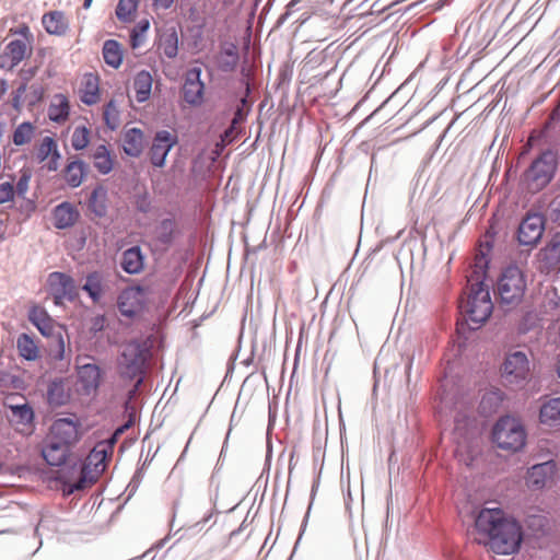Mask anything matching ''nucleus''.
Listing matches in <instances>:
<instances>
[{"mask_svg": "<svg viewBox=\"0 0 560 560\" xmlns=\"http://www.w3.org/2000/svg\"><path fill=\"white\" fill-rule=\"evenodd\" d=\"M36 126L30 121H24L20 124L12 133V142L22 147L25 144H30L35 137Z\"/></svg>", "mask_w": 560, "mask_h": 560, "instance_id": "obj_37", "label": "nucleus"}, {"mask_svg": "<svg viewBox=\"0 0 560 560\" xmlns=\"http://www.w3.org/2000/svg\"><path fill=\"white\" fill-rule=\"evenodd\" d=\"M249 69L242 68V74L244 78L246 90L245 96L241 100L242 107H237L234 117L231 121V126L223 132V135H221L220 141L215 143L214 150H212V161L220 156L224 148L231 144L234 140H236L242 132L241 125L244 122L248 113V109L244 110L243 107L247 105L246 97L249 94Z\"/></svg>", "mask_w": 560, "mask_h": 560, "instance_id": "obj_8", "label": "nucleus"}, {"mask_svg": "<svg viewBox=\"0 0 560 560\" xmlns=\"http://www.w3.org/2000/svg\"><path fill=\"white\" fill-rule=\"evenodd\" d=\"M144 147V135L139 128L127 129L122 137L124 152L130 156H139Z\"/></svg>", "mask_w": 560, "mask_h": 560, "instance_id": "obj_29", "label": "nucleus"}, {"mask_svg": "<svg viewBox=\"0 0 560 560\" xmlns=\"http://www.w3.org/2000/svg\"><path fill=\"white\" fill-rule=\"evenodd\" d=\"M79 96L83 104L94 105L101 100L100 77L95 73H85L79 88Z\"/></svg>", "mask_w": 560, "mask_h": 560, "instance_id": "obj_23", "label": "nucleus"}, {"mask_svg": "<svg viewBox=\"0 0 560 560\" xmlns=\"http://www.w3.org/2000/svg\"><path fill=\"white\" fill-rule=\"evenodd\" d=\"M240 61L238 48L235 43L225 42L215 57V67L222 72H232Z\"/></svg>", "mask_w": 560, "mask_h": 560, "instance_id": "obj_22", "label": "nucleus"}, {"mask_svg": "<svg viewBox=\"0 0 560 560\" xmlns=\"http://www.w3.org/2000/svg\"><path fill=\"white\" fill-rule=\"evenodd\" d=\"M86 174V165L82 161H72L67 164L63 177L71 187H79Z\"/></svg>", "mask_w": 560, "mask_h": 560, "instance_id": "obj_36", "label": "nucleus"}, {"mask_svg": "<svg viewBox=\"0 0 560 560\" xmlns=\"http://www.w3.org/2000/svg\"><path fill=\"white\" fill-rule=\"evenodd\" d=\"M83 290L89 293L94 302H97L103 293L102 277L97 272L88 276Z\"/></svg>", "mask_w": 560, "mask_h": 560, "instance_id": "obj_41", "label": "nucleus"}, {"mask_svg": "<svg viewBox=\"0 0 560 560\" xmlns=\"http://www.w3.org/2000/svg\"><path fill=\"white\" fill-rule=\"evenodd\" d=\"M28 320L44 337L58 336L60 339L61 351H63V341L61 339L60 332L57 331L61 327L49 316L43 306L33 305L28 311Z\"/></svg>", "mask_w": 560, "mask_h": 560, "instance_id": "obj_14", "label": "nucleus"}, {"mask_svg": "<svg viewBox=\"0 0 560 560\" xmlns=\"http://www.w3.org/2000/svg\"><path fill=\"white\" fill-rule=\"evenodd\" d=\"M93 0H84V3H83V7L85 9H89L91 7V3H92Z\"/></svg>", "mask_w": 560, "mask_h": 560, "instance_id": "obj_54", "label": "nucleus"}, {"mask_svg": "<svg viewBox=\"0 0 560 560\" xmlns=\"http://www.w3.org/2000/svg\"><path fill=\"white\" fill-rule=\"evenodd\" d=\"M557 372H558V375H559V377H560V358H559V360H558V368H557Z\"/></svg>", "mask_w": 560, "mask_h": 560, "instance_id": "obj_55", "label": "nucleus"}, {"mask_svg": "<svg viewBox=\"0 0 560 560\" xmlns=\"http://www.w3.org/2000/svg\"><path fill=\"white\" fill-rule=\"evenodd\" d=\"M542 259L546 260L551 266L560 265V243L559 242H550L542 250H541Z\"/></svg>", "mask_w": 560, "mask_h": 560, "instance_id": "obj_45", "label": "nucleus"}, {"mask_svg": "<svg viewBox=\"0 0 560 560\" xmlns=\"http://www.w3.org/2000/svg\"><path fill=\"white\" fill-rule=\"evenodd\" d=\"M158 49L167 58H175L178 52V36L175 28H170L160 35Z\"/></svg>", "mask_w": 560, "mask_h": 560, "instance_id": "obj_34", "label": "nucleus"}, {"mask_svg": "<svg viewBox=\"0 0 560 560\" xmlns=\"http://www.w3.org/2000/svg\"><path fill=\"white\" fill-rule=\"evenodd\" d=\"M48 284L56 304H59L63 299L73 300L77 295L73 279L66 273H50L48 277Z\"/></svg>", "mask_w": 560, "mask_h": 560, "instance_id": "obj_18", "label": "nucleus"}, {"mask_svg": "<svg viewBox=\"0 0 560 560\" xmlns=\"http://www.w3.org/2000/svg\"><path fill=\"white\" fill-rule=\"evenodd\" d=\"M153 78L147 70L139 71L132 82V90L137 102L143 103L150 98Z\"/></svg>", "mask_w": 560, "mask_h": 560, "instance_id": "obj_30", "label": "nucleus"}, {"mask_svg": "<svg viewBox=\"0 0 560 560\" xmlns=\"http://www.w3.org/2000/svg\"><path fill=\"white\" fill-rule=\"evenodd\" d=\"M474 539L497 555H513L523 540L521 524L500 508H483L475 517Z\"/></svg>", "mask_w": 560, "mask_h": 560, "instance_id": "obj_1", "label": "nucleus"}, {"mask_svg": "<svg viewBox=\"0 0 560 560\" xmlns=\"http://www.w3.org/2000/svg\"><path fill=\"white\" fill-rule=\"evenodd\" d=\"M525 289V278L516 266L505 268L497 283L500 302L506 305L518 304L524 296Z\"/></svg>", "mask_w": 560, "mask_h": 560, "instance_id": "obj_6", "label": "nucleus"}, {"mask_svg": "<svg viewBox=\"0 0 560 560\" xmlns=\"http://www.w3.org/2000/svg\"><path fill=\"white\" fill-rule=\"evenodd\" d=\"M201 68L194 66L185 75L183 97L190 105H200L203 101L205 83L200 79Z\"/></svg>", "mask_w": 560, "mask_h": 560, "instance_id": "obj_15", "label": "nucleus"}, {"mask_svg": "<svg viewBox=\"0 0 560 560\" xmlns=\"http://www.w3.org/2000/svg\"><path fill=\"white\" fill-rule=\"evenodd\" d=\"M14 196V185L11 182L0 183V205L12 201Z\"/></svg>", "mask_w": 560, "mask_h": 560, "instance_id": "obj_48", "label": "nucleus"}, {"mask_svg": "<svg viewBox=\"0 0 560 560\" xmlns=\"http://www.w3.org/2000/svg\"><path fill=\"white\" fill-rule=\"evenodd\" d=\"M7 90H8L7 81H4V80L0 81V97H2L7 93Z\"/></svg>", "mask_w": 560, "mask_h": 560, "instance_id": "obj_53", "label": "nucleus"}, {"mask_svg": "<svg viewBox=\"0 0 560 560\" xmlns=\"http://www.w3.org/2000/svg\"><path fill=\"white\" fill-rule=\"evenodd\" d=\"M492 436L499 448L513 453L521 451L526 443V431L523 423L510 416L498 420L493 428Z\"/></svg>", "mask_w": 560, "mask_h": 560, "instance_id": "obj_4", "label": "nucleus"}, {"mask_svg": "<svg viewBox=\"0 0 560 560\" xmlns=\"http://www.w3.org/2000/svg\"><path fill=\"white\" fill-rule=\"evenodd\" d=\"M82 424L77 419L59 418L56 419L49 430L48 436L52 441L72 450L82 439Z\"/></svg>", "mask_w": 560, "mask_h": 560, "instance_id": "obj_10", "label": "nucleus"}, {"mask_svg": "<svg viewBox=\"0 0 560 560\" xmlns=\"http://www.w3.org/2000/svg\"><path fill=\"white\" fill-rule=\"evenodd\" d=\"M36 73V68L31 69H22L21 70V78L24 80L23 83H27L28 80H31Z\"/></svg>", "mask_w": 560, "mask_h": 560, "instance_id": "obj_52", "label": "nucleus"}, {"mask_svg": "<svg viewBox=\"0 0 560 560\" xmlns=\"http://www.w3.org/2000/svg\"><path fill=\"white\" fill-rule=\"evenodd\" d=\"M105 199H106V190L98 186L93 189L89 199V207L97 214L103 215L105 213Z\"/></svg>", "mask_w": 560, "mask_h": 560, "instance_id": "obj_43", "label": "nucleus"}, {"mask_svg": "<svg viewBox=\"0 0 560 560\" xmlns=\"http://www.w3.org/2000/svg\"><path fill=\"white\" fill-rule=\"evenodd\" d=\"M558 465L555 460L536 464L528 468L525 477V483L533 491L541 490L551 486L557 477Z\"/></svg>", "mask_w": 560, "mask_h": 560, "instance_id": "obj_12", "label": "nucleus"}, {"mask_svg": "<svg viewBox=\"0 0 560 560\" xmlns=\"http://www.w3.org/2000/svg\"><path fill=\"white\" fill-rule=\"evenodd\" d=\"M32 52V45L22 39L11 40L0 56V68L12 70Z\"/></svg>", "mask_w": 560, "mask_h": 560, "instance_id": "obj_19", "label": "nucleus"}, {"mask_svg": "<svg viewBox=\"0 0 560 560\" xmlns=\"http://www.w3.org/2000/svg\"><path fill=\"white\" fill-rule=\"evenodd\" d=\"M26 89H27V84L26 83H22L14 92H13V97H12V107L16 110V112H20L22 109V106H23V96L26 92Z\"/></svg>", "mask_w": 560, "mask_h": 560, "instance_id": "obj_49", "label": "nucleus"}, {"mask_svg": "<svg viewBox=\"0 0 560 560\" xmlns=\"http://www.w3.org/2000/svg\"><path fill=\"white\" fill-rule=\"evenodd\" d=\"M120 266L129 275H137L143 270L144 257L139 246H133L122 253Z\"/></svg>", "mask_w": 560, "mask_h": 560, "instance_id": "obj_28", "label": "nucleus"}, {"mask_svg": "<svg viewBox=\"0 0 560 560\" xmlns=\"http://www.w3.org/2000/svg\"><path fill=\"white\" fill-rule=\"evenodd\" d=\"M504 400V393L500 388L492 387L485 392L480 401V410L489 416L499 410Z\"/></svg>", "mask_w": 560, "mask_h": 560, "instance_id": "obj_32", "label": "nucleus"}, {"mask_svg": "<svg viewBox=\"0 0 560 560\" xmlns=\"http://www.w3.org/2000/svg\"><path fill=\"white\" fill-rule=\"evenodd\" d=\"M70 115V102L69 98L62 94H55L48 106V117L51 121L57 124H63L68 120Z\"/></svg>", "mask_w": 560, "mask_h": 560, "instance_id": "obj_26", "label": "nucleus"}, {"mask_svg": "<svg viewBox=\"0 0 560 560\" xmlns=\"http://www.w3.org/2000/svg\"><path fill=\"white\" fill-rule=\"evenodd\" d=\"M91 142V130L82 125L77 126L71 136V145L75 151H82L88 148Z\"/></svg>", "mask_w": 560, "mask_h": 560, "instance_id": "obj_40", "label": "nucleus"}, {"mask_svg": "<svg viewBox=\"0 0 560 560\" xmlns=\"http://www.w3.org/2000/svg\"><path fill=\"white\" fill-rule=\"evenodd\" d=\"M31 178L32 173L30 170L24 168L20 172V177L14 187V191L19 197L25 198V195L28 191Z\"/></svg>", "mask_w": 560, "mask_h": 560, "instance_id": "obj_47", "label": "nucleus"}, {"mask_svg": "<svg viewBox=\"0 0 560 560\" xmlns=\"http://www.w3.org/2000/svg\"><path fill=\"white\" fill-rule=\"evenodd\" d=\"M139 0H118L115 13L122 23H131L138 10Z\"/></svg>", "mask_w": 560, "mask_h": 560, "instance_id": "obj_38", "label": "nucleus"}, {"mask_svg": "<svg viewBox=\"0 0 560 560\" xmlns=\"http://www.w3.org/2000/svg\"><path fill=\"white\" fill-rule=\"evenodd\" d=\"M103 119L105 125L115 130L120 125V113L114 100H110L104 107Z\"/></svg>", "mask_w": 560, "mask_h": 560, "instance_id": "obj_42", "label": "nucleus"}, {"mask_svg": "<svg viewBox=\"0 0 560 560\" xmlns=\"http://www.w3.org/2000/svg\"><path fill=\"white\" fill-rule=\"evenodd\" d=\"M12 418L19 423L28 424L33 421L34 412L27 405L11 407Z\"/></svg>", "mask_w": 560, "mask_h": 560, "instance_id": "obj_46", "label": "nucleus"}, {"mask_svg": "<svg viewBox=\"0 0 560 560\" xmlns=\"http://www.w3.org/2000/svg\"><path fill=\"white\" fill-rule=\"evenodd\" d=\"M16 349L20 357L27 361H35L40 357V350L35 339L25 332L18 337Z\"/></svg>", "mask_w": 560, "mask_h": 560, "instance_id": "obj_33", "label": "nucleus"}, {"mask_svg": "<svg viewBox=\"0 0 560 560\" xmlns=\"http://www.w3.org/2000/svg\"><path fill=\"white\" fill-rule=\"evenodd\" d=\"M10 32L13 34L21 35L26 44L32 45L34 37L33 34L31 33L28 25L22 24L16 30H11Z\"/></svg>", "mask_w": 560, "mask_h": 560, "instance_id": "obj_50", "label": "nucleus"}, {"mask_svg": "<svg viewBox=\"0 0 560 560\" xmlns=\"http://www.w3.org/2000/svg\"><path fill=\"white\" fill-rule=\"evenodd\" d=\"M35 156L38 163H45L48 171H57L61 159L57 141L50 136L42 138L35 147Z\"/></svg>", "mask_w": 560, "mask_h": 560, "instance_id": "obj_17", "label": "nucleus"}, {"mask_svg": "<svg viewBox=\"0 0 560 560\" xmlns=\"http://www.w3.org/2000/svg\"><path fill=\"white\" fill-rule=\"evenodd\" d=\"M79 211L69 202H62L54 210V221L57 229H68L78 221Z\"/></svg>", "mask_w": 560, "mask_h": 560, "instance_id": "obj_27", "label": "nucleus"}, {"mask_svg": "<svg viewBox=\"0 0 560 560\" xmlns=\"http://www.w3.org/2000/svg\"><path fill=\"white\" fill-rule=\"evenodd\" d=\"M177 143V136L175 132L161 130L156 132L153 144L150 149V161L156 167H162L165 164V159L170 150Z\"/></svg>", "mask_w": 560, "mask_h": 560, "instance_id": "obj_16", "label": "nucleus"}, {"mask_svg": "<svg viewBox=\"0 0 560 560\" xmlns=\"http://www.w3.org/2000/svg\"><path fill=\"white\" fill-rule=\"evenodd\" d=\"M150 28V21L148 19L140 20L130 32V46L137 49L145 43L147 33Z\"/></svg>", "mask_w": 560, "mask_h": 560, "instance_id": "obj_39", "label": "nucleus"}, {"mask_svg": "<svg viewBox=\"0 0 560 560\" xmlns=\"http://www.w3.org/2000/svg\"><path fill=\"white\" fill-rule=\"evenodd\" d=\"M175 221L171 219L163 220L154 230V234L162 244L171 243L175 233Z\"/></svg>", "mask_w": 560, "mask_h": 560, "instance_id": "obj_44", "label": "nucleus"}, {"mask_svg": "<svg viewBox=\"0 0 560 560\" xmlns=\"http://www.w3.org/2000/svg\"><path fill=\"white\" fill-rule=\"evenodd\" d=\"M556 170V154L550 150L542 152L524 174L527 188L535 192L544 189L551 182Z\"/></svg>", "mask_w": 560, "mask_h": 560, "instance_id": "obj_5", "label": "nucleus"}, {"mask_svg": "<svg viewBox=\"0 0 560 560\" xmlns=\"http://www.w3.org/2000/svg\"><path fill=\"white\" fill-rule=\"evenodd\" d=\"M71 451L72 450L58 443L57 441H52L51 438L47 435L44 447L42 450V455L48 465L61 466L67 462Z\"/></svg>", "mask_w": 560, "mask_h": 560, "instance_id": "obj_21", "label": "nucleus"}, {"mask_svg": "<svg viewBox=\"0 0 560 560\" xmlns=\"http://www.w3.org/2000/svg\"><path fill=\"white\" fill-rule=\"evenodd\" d=\"M174 3V0H153V5L155 9H168Z\"/></svg>", "mask_w": 560, "mask_h": 560, "instance_id": "obj_51", "label": "nucleus"}, {"mask_svg": "<svg viewBox=\"0 0 560 560\" xmlns=\"http://www.w3.org/2000/svg\"><path fill=\"white\" fill-rule=\"evenodd\" d=\"M45 31L50 35L62 36L68 32L69 21L62 11H49L42 18Z\"/></svg>", "mask_w": 560, "mask_h": 560, "instance_id": "obj_25", "label": "nucleus"}, {"mask_svg": "<svg viewBox=\"0 0 560 560\" xmlns=\"http://www.w3.org/2000/svg\"><path fill=\"white\" fill-rule=\"evenodd\" d=\"M500 371L506 384L522 385L530 376V363L525 352L514 351L506 354Z\"/></svg>", "mask_w": 560, "mask_h": 560, "instance_id": "obj_9", "label": "nucleus"}, {"mask_svg": "<svg viewBox=\"0 0 560 560\" xmlns=\"http://www.w3.org/2000/svg\"><path fill=\"white\" fill-rule=\"evenodd\" d=\"M78 383L85 394L96 392L102 381L100 366L93 363H85L78 366Z\"/></svg>", "mask_w": 560, "mask_h": 560, "instance_id": "obj_20", "label": "nucleus"}, {"mask_svg": "<svg viewBox=\"0 0 560 560\" xmlns=\"http://www.w3.org/2000/svg\"><path fill=\"white\" fill-rule=\"evenodd\" d=\"M124 57V50L120 43L115 39H108L103 45V58L105 62L117 69L121 62Z\"/></svg>", "mask_w": 560, "mask_h": 560, "instance_id": "obj_35", "label": "nucleus"}, {"mask_svg": "<svg viewBox=\"0 0 560 560\" xmlns=\"http://www.w3.org/2000/svg\"><path fill=\"white\" fill-rule=\"evenodd\" d=\"M116 436L97 442L86 456L79 480L71 486L70 492L82 490L95 483L112 460Z\"/></svg>", "mask_w": 560, "mask_h": 560, "instance_id": "obj_3", "label": "nucleus"}, {"mask_svg": "<svg viewBox=\"0 0 560 560\" xmlns=\"http://www.w3.org/2000/svg\"><path fill=\"white\" fill-rule=\"evenodd\" d=\"M545 220L538 213H528L520 223L517 240L522 245H535L542 236Z\"/></svg>", "mask_w": 560, "mask_h": 560, "instance_id": "obj_13", "label": "nucleus"}, {"mask_svg": "<svg viewBox=\"0 0 560 560\" xmlns=\"http://www.w3.org/2000/svg\"><path fill=\"white\" fill-rule=\"evenodd\" d=\"M490 249L491 245L487 240L480 243L471 270L466 276L469 293L467 300L460 302L459 307L465 313L471 329L479 328L490 317L493 310L488 287L483 283L487 278Z\"/></svg>", "mask_w": 560, "mask_h": 560, "instance_id": "obj_2", "label": "nucleus"}, {"mask_svg": "<svg viewBox=\"0 0 560 560\" xmlns=\"http://www.w3.org/2000/svg\"><path fill=\"white\" fill-rule=\"evenodd\" d=\"M145 360L147 350L139 342L125 345L118 360L121 374L129 378L141 375Z\"/></svg>", "mask_w": 560, "mask_h": 560, "instance_id": "obj_11", "label": "nucleus"}, {"mask_svg": "<svg viewBox=\"0 0 560 560\" xmlns=\"http://www.w3.org/2000/svg\"><path fill=\"white\" fill-rule=\"evenodd\" d=\"M95 170L103 175L109 174L115 166L116 158L106 144H98L89 154Z\"/></svg>", "mask_w": 560, "mask_h": 560, "instance_id": "obj_24", "label": "nucleus"}, {"mask_svg": "<svg viewBox=\"0 0 560 560\" xmlns=\"http://www.w3.org/2000/svg\"><path fill=\"white\" fill-rule=\"evenodd\" d=\"M539 420L549 427L560 425V397L550 398L542 404L539 411Z\"/></svg>", "mask_w": 560, "mask_h": 560, "instance_id": "obj_31", "label": "nucleus"}, {"mask_svg": "<svg viewBox=\"0 0 560 560\" xmlns=\"http://www.w3.org/2000/svg\"><path fill=\"white\" fill-rule=\"evenodd\" d=\"M150 289L147 287H128L118 295L117 306L120 314L128 318H137L147 310Z\"/></svg>", "mask_w": 560, "mask_h": 560, "instance_id": "obj_7", "label": "nucleus"}]
</instances>
